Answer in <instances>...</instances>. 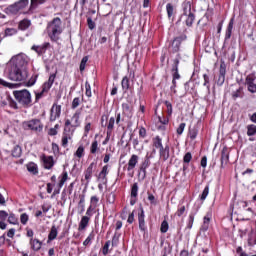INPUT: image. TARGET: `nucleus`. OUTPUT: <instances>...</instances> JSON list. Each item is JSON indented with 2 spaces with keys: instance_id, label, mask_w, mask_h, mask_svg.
Instances as JSON below:
<instances>
[{
  "instance_id": "1",
  "label": "nucleus",
  "mask_w": 256,
  "mask_h": 256,
  "mask_svg": "<svg viewBox=\"0 0 256 256\" xmlns=\"http://www.w3.org/2000/svg\"><path fill=\"white\" fill-rule=\"evenodd\" d=\"M5 73L10 81H26L27 77H29V71L27 69L19 68L9 63L6 64Z\"/></svg>"
},
{
  "instance_id": "2",
  "label": "nucleus",
  "mask_w": 256,
  "mask_h": 256,
  "mask_svg": "<svg viewBox=\"0 0 256 256\" xmlns=\"http://www.w3.org/2000/svg\"><path fill=\"white\" fill-rule=\"evenodd\" d=\"M46 31L50 40L57 43V41L61 39V34L63 33V21H61V18L56 17L49 22Z\"/></svg>"
},
{
  "instance_id": "3",
  "label": "nucleus",
  "mask_w": 256,
  "mask_h": 256,
  "mask_svg": "<svg viewBox=\"0 0 256 256\" xmlns=\"http://www.w3.org/2000/svg\"><path fill=\"white\" fill-rule=\"evenodd\" d=\"M13 95L16 101H18L20 105H23V107H29V105H31V92L27 89L16 90L13 92Z\"/></svg>"
},
{
  "instance_id": "4",
  "label": "nucleus",
  "mask_w": 256,
  "mask_h": 256,
  "mask_svg": "<svg viewBox=\"0 0 256 256\" xmlns=\"http://www.w3.org/2000/svg\"><path fill=\"white\" fill-rule=\"evenodd\" d=\"M27 7H29V0H20L5 8L4 13H6V15H17L19 11H23V9H27Z\"/></svg>"
},
{
  "instance_id": "5",
  "label": "nucleus",
  "mask_w": 256,
  "mask_h": 256,
  "mask_svg": "<svg viewBox=\"0 0 256 256\" xmlns=\"http://www.w3.org/2000/svg\"><path fill=\"white\" fill-rule=\"evenodd\" d=\"M8 64L15 65L20 69H27V65H29V57L25 53H20L13 56Z\"/></svg>"
},
{
  "instance_id": "6",
  "label": "nucleus",
  "mask_w": 256,
  "mask_h": 256,
  "mask_svg": "<svg viewBox=\"0 0 256 256\" xmlns=\"http://www.w3.org/2000/svg\"><path fill=\"white\" fill-rule=\"evenodd\" d=\"M22 127L25 131H33L34 133H41L43 131V123L39 119L25 121Z\"/></svg>"
},
{
  "instance_id": "7",
  "label": "nucleus",
  "mask_w": 256,
  "mask_h": 256,
  "mask_svg": "<svg viewBox=\"0 0 256 256\" xmlns=\"http://www.w3.org/2000/svg\"><path fill=\"white\" fill-rule=\"evenodd\" d=\"M172 77V86L170 89L174 93H177V90H175V88L177 87V80L181 79V75H179V58L174 59L172 65Z\"/></svg>"
},
{
  "instance_id": "8",
  "label": "nucleus",
  "mask_w": 256,
  "mask_h": 256,
  "mask_svg": "<svg viewBox=\"0 0 256 256\" xmlns=\"http://www.w3.org/2000/svg\"><path fill=\"white\" fill-rule=\"evenodd\" d=\"M183 11V15L186 17V25L187 27H191L195 21V14L191 11V2H185L183 4Z\"/></svg>"
},
{
  "instance_id": "9",
  "label": "nucleus",
  "mask_w": 256,
  "mask_h": 256,
  "mask_svg": "<svg viewBox=\"0 0 256 256\" xmlns=\"http://www.w3.org/2000/svg\"><path fill=\"white\" fill-rule=\"evenodd\" d=\"M0 106L17 109V102L11 99V96L9 94H3L0 99Z\"/></svg>"
},
{
  "instance_id": "10",
  "label": "nucleus",
  "mask_w": 256,
  "mask_h": 256,
  "mask_svg": "<svg viewBox=\"0 0 256 256\" xmlns=\"http://www.w3.org/2000/svg\"><path fill=\"white\" fill-rule=\"evenodd\" d=\"M138 163H139V156H137V154L131 155L127 163V171L130 177H133V170L137 167Z\"/></svg>"
},
{
  "instance_id": "11",
  "label": "nucleus",
  "mask_w": 256,
  "mask_h": 256,
  "mask_svg": "<svg viewBox=\"0 0 256 256\" xmlns=\"http://www.w3.org/2000/svg\"><path fill=\"white\" fill-rule=\"evenodd\" d=\"M245 85H247L248 91H250V93H256V75L249 74L246 77Z\"/></svg>"
},
{
  "instance_id": "12",
  "label": "nucleus",
  "mask_w": 256,
  "mask_h": 256,
  "mask_svg": "<svg viewBox=\"0 0 256 256\" xmlns=\"http://www.w3.org/2000/svg\"><path fill=\"white\" fill-rule=\"evenodd\" d=\"M109 175V165H104L102 167V170L100 171V173L97 176V179L99 181V183H102V185H107V176Z\"/></svg>"
},
{
  "instance_id": "13",
  "label": "nucleus",
  "mask_w": 256,
  "mask_h": 256,
  "mask_svg": "<svg viewBox=\"0 0 256 256\" xmlns=\"http://www.w3.org/2000/svg\"><path fill=\"white\" fill-rule=\"evenodd\" d=\"M97 167V162H92L88 168L85 170L84 172V176H85V179L87 180V185H89L92 177H93V172L95 171Z\"/></svg>"
},
{
  "instance_id": "14",
  "label": "nucleus",
  "mask_w": 256,
  "mask_h": 256,
  "mask_svg": "<svg viewBox=\"0 0 256 256\" xmlns=\"http://www.w3.org/2000/svg\"><path fill=\"white\" fill-rule=\"evenodd\" d=\"M61 117V105L53 104L50 113V121H57Z\"/></svg>"
},
{
  "instance_id": "15",
  "label": "nucleus",
  "mask_w": 256,
  "mask_h": 256,
  "mask_svg": "<svg viewBox=\"0 0 256 256\" xmlns=\"http://www.w3.org/2000/svg\"><path fill=\"white\" fill-rule=\"evenodd\" d=\"M153 156L152 155H146L143 162L140 165V171L143 173L144 178L147 175V169H149V167L151 166V158Z\"/></svg>"
},
{
  "instance_id": "16",
  "label": "nucleus",
  "mask_w": 256,
  "mask_h": 256,
  "mask_svg": "<svg viewBox=\"0 0 256 256\" xmlns=\"http://www.w3.org/2000/svg\"><path fill=\"white\" fill-rule=\"evenodd\" d=\"M41 161L43 163L44 169H53V165H55V160H53V156L42 155Z\"/></svg>"
},
{
  "instance_id": "17",
  "label": "nucleus",
  "mask_w": 256,
  "mask_h": 256,
  "mask_svg": "<svg viewBox=\"0 0 256 256\" xmlns=\"http://www.w3.org/2000/svg\"><path fill=\"white\" fill-rule=\"evenodd\" d=\"M166 13L169 21H175V15L177 12L175 11V6H173V4L168 3L166 5Z\"/></svg>"
},
{
  "instance_id": "18",
  "label": "nucleus",
  "mask_w": 256,
  "mask_h": 256,
  "mask_svg": "<svg viewBox=\"0 0 256 256\" xmlns=\"http://www.w3.org/2000/svg\"><path fill=\"white\" fill-rule=\"evenodd\" d=\"M51 87H53V84L50 82H45L42 86V90L41 92L36 94V101H39V99H41V97H43L44 93H49V90L51 89Z\"/></svg>"
},
{
  "instance_id": "19",
  "label": "nucleus",
  "mask_w": 256,
  "mask_h": 256,
  "mask_svg": "<svg viewBox=\"0 0 256 256\" xmlns=\"http://www.w3.org/2000/svg\"><path fill=\"white\" fill-rule=\"evenodd\" d=\"M227 73V70L225 68L224 64L220 65V70H219V77L217 80V85H219V87H221V85H223V83H225V75Z\"/></svg>"
},
{
  "instance_id": "20",
  "label": "nucleus",
  "mask_w": 256,
  "mask_h": 256,
  "mask_svg": "<svg viewBox=\"0 0 256 256\" xmlns=\"http://www.w3.org/2000/svg\"><path fill=\"white\" fill-rule=\"evenodd\" d=\"M29 243L32 251H39L43 245V243L37 238H30Z\"/></svg>"
},
{
  "instance_id": "21",
  "label": "nucleus",
  "mask_w": 256,
  "mask_h": 256,
  "mask_svg": "<svg viewBox=\"0 0 256 256\" xmlns=\"http://www.w3.org/2000/svg\"><path fill=\"white\" fill-rule=\"evenodd\" d=\"M89 221H91L89 216H83L80 220L78 231H85L89 227Z\"/></svg>"
},
{
  "instance_id": "22",
  "label": "nucleus",
  "mask_w": 256,
  "mask_h": 256,
  "mask_svg": "<svg viewBox=\"0 0 256 256\" xmlns=\"http://www.w3.org/2000/svg\"><path fill=\"white\" fill-rule=\"evenodd\" d=\"M233 25H235V18H231L227 29H226V33H225V40L228 41V39H231V35L233 33Z\"/></svg>"
},
{
  "instance_id": "23",
  "label": "nucleus",
  "mask_w": 256,
  "mask_h": 256,
  "mask_svg": "<svg viewBox=\"0 0 256 256\" xmlns=\"http://www.w3.org/2000/svg\"><path fill=\"white\" fill-rule=\"evenodd\" d=\"M74 132H64L62 136V147H67L69 141L73 139Z\"/></svg>"
},
{
  "instance_id": "24",
  "label": "nucleus",
  "mask_w": 256,
  "mask_h": 256,
  "mask_svg": "<svg viewBox=\"0 0 256 256\" xmlns=\"http://www.w3.org/2000/svg\"><path fill=\"white\" fill-rule=\"evenodd\" d=\"M80 117H81V111L77 110L72 116V122H73L72 127H74V129L81 125V122L79 121Z\"/></svg>"
},
{
  "instance_id": "25",
  "label": "nucleus",
  "mask_w": 256,
  "mask_h": 256,
  "mask_svg": "<svg viewBox=\"0 0 256 256\" xmlns=\"http://www.w3.org/2000/svg\"><path fill=\"white\" fill-rule=\"evenodd\" d=\"M139 221V229L141 231H145L147 229V226H145V211L141 210V213L138 216Z\"/></svg>"
},
{
  "instance_id": "26",
  "label": "nucleus",
  "mask_w": 256,
  "mask_h": 256,
  "mask_svg": "<svg viewBox=\"0 0 256 256\" xmlns=\"http://www.w3.org/2000/svg\"><path fill=\"white\" fill-rule=\"evenodd\" d=\"M58 230H57V226L56 225H53L51 227V230L48 234V243L49 241H55V239H57V235H58Z\"/></svg>"
},
{
  "instance_id": "27",
  "label": "nucleus",
  "mask_w": 256,
  "mask_h": 256,
  "mask_svg": "<svg viewBox=\"0 0 256 256\" xmlns=\"http://www.w3.org/2000/svg\"><path fill=\"white\" fill-rule=\"evenodd\" d=\"M152 143L155 149H159V151L163 149V140L161 139V137H154Z\"/></svg>"
},
{
  "instance_id": "28",
  "label": "nucleus",
  "mask_w": 256,
  "mask_h": 256,
  "mask_svg": "<svg viewBox=\"0 0 256 256\" xmlns=\"http://www.w3.org/2000/svg\"><path fill=\"white\" fill-rule=\"evenodd\" d=\"M60 181L58 183V187L59 189H61L63 187V185H65V183H67V179H69V174L67 173V171H64L61 176L59 177Z\"/></svg>"
},
{
  "instance_id": "29",
  "label": "nucleus",
  "mask_w": 256,
  "mask_h": 256,
  "mask_svg": "<svg viewBox=\"0 0 256 256\" xmlns=\"http://www.w3.org/2000/svg\"><path fill=\"white\" fill-rule=\"evenodd\" d=\"M181 47V38H175L172 42L171 48L174 53H177Z\"/></svg>"
},
{
  "instance_id": "30",
  "label": "nucleus",
  "mask_w": 256,
  "mask_h": 256,
  "mask_svg": "<svg viewBox=\"0 0 256 256\" xmlns=\"http://www.w3.org/2000/svg\"><path fill=\"white\" fill-rule=\"evenodd\" d=\"M29 27H31V21L30 20L24 19V20L20 21L19 29L21 31H26V29H29Z\"/></svg>"
},
{
  "instance_id": "31",
  "label": "nucleus",
  "mask_w": 256,
  "mask_h": 256,
  "mask_svg": "<svg viewBox=\"0 0 256 256\" xmlns=\"http://www.w3.org/2000/svg\"><path fill=\"white\" fill-rule=\"evenodd\" d=\"M160 158H162L164 161H167L169 159V146H165V148H162L159 150Z\"/></svg>"
},
{
  "instance_id": "32",
  "label": "nucleus",
  "mask_w": 256,
  "mask_h": 256,
  "mask_svg": "<svg viewBox=\"0 0 256 256\" xmlns=\"http://www.w3.org/2000/svg\"><path fill=\"white\" fill-rule=\"evenodd\" d=\"M229 163V152L227 150L223 149L221 154V165H227Z\"/></svg>"
},
{
  "instance_id": "33",
  "label": "nucleus",
  "mask_w": 256,
  "mask_h": 256,
  "mask_svg": "<svg viewBox=\"0 0 256 256\" xmlns=\"http://www.w3.org/2000/svg\"><path fill=\"white\" fill-rule=\"evenodd\" d=\"M8 223H10V225H18L19 218H17V216H15L13 212H11L10 214H8Z\"/></svg>"
},
{
  "instance_id": "34",
  "label": "nucleus",
  "mask_w": 256,
  "mask_h": 256,
  "mask_svg": "<svg viewBox=\"0 0 256 256\" xmlns=\"http://www.w3.org/2000/svg\"><path fill=\"white\" fill-rule=\"evenodd\" d=\"M27 170L29 171V173H32L33 175H37V173H39V170L37 169V164L33 162L27 164Z\"/></svg>"
},
{
  "instance_id": "35",
  "label": "nucleus",
  "mask_w": 256,
  "mask_h": 256,
  "mask_svg": "<svg viewBox=\"0 0 256 256\" xmlns=\"http://www.w3.org/2000/svg\"><path fill=\"white\" fill-rule=\"evenodd\" d=\"M139 193V184L134 183L131 188V199H137Z\"/></svg>"
},
{
  "instance_id": "36",
  "label": "nucleus",
  "mask_w": 256,
  "mask_h": 256,
  "mask_svg": "<svg viewBox=\"0 0 256 256\" xmlns=\"http://www.w3.org/2000/svg\"><path fill=\"white\" fill-rule=\"evenodd\" d=\"M47 3V0H31L30 7L31 9H37L39 5H45Z\"/></svg>"
},
{
  "instance_id": "37",
  "label": "nucleus",
  "mask_w": 256,
  "mask_h": 256,
  "mask_svg": "<svg viewBox=\"0 0 256 256\" xmlns=\"http://www.w3.org/2000/svg\"><path fill=\"white\" fill-rule=\"evenodd\" d=\"M97 151H99V142H97V140H94L90 146V153L92 155H95Z\"/></svg>"
},
{
  "instance_id": "38",
  "label": "nucleus",
  "mask_w": 256,
  "mask_h": 256,
  "mask_svg": "<svg viewBox=\"0 0 256 256\" xmlns=\"http://www.w3.org/2000/svg\"><path fill=\"white\" fill-rule=\"evenodd\" d=\"M248 245H250V246L256 245V232L255 231H252L249 234Z\"/></svg>"
},
{
  "instance_id": "39",
  "label": "nucleus",
  "mask_w": 256,
  "mask_h": 256,
  "mask_svg": "<svg viewBox=\"0 0 256 256\" xmlns=\"http://www.w3.org/2000/svg\"><path fill=\"white\" fill-rule=\"evenodd\" d=\"M98 205H99V197H97V196H91L89 207H92V208H94V209H97V206H98Z\"/></svg>"
},
{
  "instance_id": "40",
  "label": "nucleus",
  "mask_w": 256,
  "mask_h": 256,
  "mask_svg": "<svg viewBox=\"0 0 256 256\" xmlns=\"http://www.w3.org/2000/svg\"><path fill=\"white\" fill-rule=\"evenodd\" d=\"M73 125H71V120L67 119L65 121V127H64V132H72L75 133V129H73Z\"/></svg>"
},
{
  "instance_id": "41",
  "label": "nucleus",
  "mask_w": 256,
  "mask_h": 256,
  "mask_svg": "<svg viewBox=\"0 0 256 256\" xmlns=\"http://www.w3.org/2000/svg\"><path fill=\"white\" fill-rule=\"evenodd\" d=\"M256 134V126L251 124L247 126V135L248 137H253Z\"/></svg>"
},
{
  "instance_id": "42",
  "label": "nucleus",
  "mask_w": 256,
  "mask_h": 256,
  "mask_svg": "<svg viewBox=\"0 0 256 256\" xmlns=\"http://www.w3.org/2000/svg\"><path fill=\"white\" fill-rule=\"evenodd\" d=\"M4 35L5 37H12V35H17V30L15 28H6Z\"/></svg>"
},
{
  "instance_id": "43",
  "label": "nucleus",
  "mask_w": 256,
  "mask_h": 256,
  "mask_svg": "<svg viewBox=\"0 0 256 256\" xmlns=\"http://www.w3.org/2000/svg\"><path fill=\"white\" fill-rule=\"evenodd\" d=\"M21 153H22V150H21V146H15L12 150V156L13 157H21Z\"/></svg>"
},
{
  "instance_id": "44",
  "label": "nucleus",
  "mask_w": 256,
  "mask_h": 256,
  "mask_svg": "<svg viewBox=\"0 0 256 256\" xmlns=\"http://www.w3.org/2000/svg\"><path fill=\"white\" fill-rule=\"evenodd\" d=\"M211 219L207 216L204 217V222L203 225L201 227V231H207L209 229V223H210Z\"/></svg>"
},
{
  "instance_id": "45",
  "label": "nucleus",
  "mask_w": 256,
  "mask_h": 256,
  "mask_svg": "<svg viewBox=\"0 0 256 256\" xmlns=\"http://www.w3.org/2000/svg\"><path fill=\"white\" fill-rule=\"evenodd\" d=\"M75 155L78 157V159H81V157L85 155V148L83 146H79L75 152Z\"/></svg>"
},
{
  "instance_id": "46",
  "label": "nucleus",
  "mask_w": 256,
  "mask_h": 256,
  "mask_svg": "<svg viewBox=\"0 0 256 256\" xmlns=\"http://www.w3.org/2000/svg\"><path fill=\"white\" fill-rule=\"evenodd\" d=\"M114 127H115V117H111L108 122V126H107L108 132L107 133H111V131H113Z\"/></svg>"
},
{
  "instance_id": "47",
  "label": "nucleus",
  "mask_w": 256,
  "mask_h": 256,
  "mask_svg": "<svg viewBox=\"0 0 256 256\" xmlns=\"http://www.w3.org/2000/svg\"><path fill=\"white\" fill-rule=\"evenodd\" d=\"M198 133H199V130H197V128H191L190 130H189V137H190V139H197V135H198Z\"/></svg>"
},
{
  "instance_id": "48",
  "label": "nucleus",
  "mask_w": 256,
  "mask_h": 256,
  "mask_svg": "<svg viewBox=\"0 0 256 256\" xmlns=\"http://www.w3.org/2000/svg\"><path fill=\"white\" fill-rule=\"evenodd\" d=\"M233 99H239V97H243V88H239L232 93Z\"/></svg>"
},
{
  "instance_id": "49",
  "label": "nucleus",
  "mask_w": 256,
  "mask_h": 256,
  "mask_svg": "<svg viewBox=\"0 0 256 256\" xmlns=\"http://www.w3.org/2000/svg\"><path fill=\"white\" fill-rule=\"evenodd\" d=\"M203 79H204L203 86L206 87L208 92L211 91V86L209 85V75L204 74Z\"/></svg>"
},
{
  "instance_id": "50",
  "label": "nucleus",
  "mask_w": 256,
  "mask_h": 256,
  "mask_svg": "<svg viewBox=\"0 0 256 256\" xmlns=\"http://www.w3.org/2000/svg\"><path fill=\"white\" fill-rule=\"evenodd\" d=\"M95 239V233L91 232L88 237L85 239V241L83 242V245L85 247H87V245H89V243H91V241Z\"/></svg>"
},
{
  "instance_id": "51",
  "label": "nucleus",
  "mask_w": 256,
  "mask_h": 256,
  "mask_svg": "<svg viewBox=\"0 0 256 256\" xmlns=\"http://www.w3.org/2000/svg\"><path fill=\"white\" fill-rule=\"evenodd\" d=\"M95 209H96V208H93V207L89 206V207L87 208L85 217H89V219H91V217H93V215H95V213H96V210H95Z\"/></svg>"
},
{
  "instance_id": "52",
  "label": "nucleus",
  "mask_w": 256,
  "mask_h": 256,
  "mask_svg": "<svg viewBox=\"0 0 256 256\" xmlns=\"http://www.w3.org/2000/svg\"><path fill=\"white\" fill-rule=\"evenodd\" d=\"M209 195V185H207L205 188H204V190H203V192H202V194H201V196H200V199H201V201H205L206 199H207V196Z\"/></svg>"
},
{
  "instance_id": "53",
  "label": "nucleus",
  "mask_w": 256,
  "mask_h": 256,
  "mask_svg": "<svg viewBox=\"0 0 256 256\" xmlns=\"http://www.w3.org/2000/svg\"><path fill=\"white\" fill-rule=\"evenodd\" d=\"M161 233H167L169 231V223L167 221H163L160 227Z\"/></svg>"
},
{
  "instance_id": "54",
  "label": "nucleus",
  "mask_w": 256,
  "mask_h": 256,
  "mask_svg": "<svg viewBox=\"0 0 256 256\" xmlns=\"http://www.w3.org/2000/svg\"><path fill=\"white\" fill-rule=\"evenodd\" d=\"M28 221H29V215H27V213H22L20 215V223H22V225H27Z\"/></svg>"
},
{
  "instance_id": "55",
  "label": "nucleus",
  "mask_w": 256,
  "mask_h": 256,
  "mask_svg": "<svg viewBox=\"0 0 256 256\" xmlns=\"http://www.w3.org/2000/svg\"><path fill=\"white\" fill-rule=\"evenodd\" d=\"M87 61H89V57L85 56L82 58L81 63H80V71H82V72L85 71Z\"/></svg>"
},
{
  "instance_id": "56",
  "label": "nucleus",
  "mask_w": 256,
  "mask_h": 256,
  "mask_svg": "<svg viewBox=\"0 0 256 256\" xmlns=\"http://www.w3.org/2000/svg\"><path fill=\"white\" fill-rule=\"evenodd\" d=\"M37 74H34L29 81L27 82V86L28 87H33V85H35V83H37Z\"/></svg>"
},
{
  "instance_id": "57",
  "label": "nucleus",
  "mask_w": 256,
  "mask_h": 256,
  "mask_svg": "<svg viewBox=\"0 0 256 256\" xmlns=\"http://www.w3.org/2000/svg\"><path fill=\"white\" fill-rule=\"evenodd\" d=\"M79 105H81V99L79 97H76L73 99L72 101V109H77V107H79Z\"/></svg>"
},
{
  "instance_id": "58",
  "label": "nucleus",
  "mask_w": 256,
  "mask_h": 256,
  "mask_svg": "<svg viewBox=\"0 0 256 256\" xmlns=\"http://www.w3.org/2000/svg\"><path fill=\"white\" fill-rule=\"evenodd\" d=\"M7 25V15L0 13V27Z\"/></svg>"
},
{
  "instance_id": "59",
  "label": "nucleus",
  "mask_w": 256,
  "mask_h": 256,
  "mask_svg": "<svg viewBox=\"0 0 256 256\" xmlns=\"http://www.w3.org/2000/svg\"><path fill=\"white\" fill-rule=\"evenodd\" d=\"M122 88L125 89L127 91V89H129V78L127 76H125L122 79Z\"/></svg>"
},
{
  "instance_id": "60",
  "label": "nucleus",
  "mask_w": 256,
  "mask_h": 256,
  "mask_svg": "<svg viewBox=\"0 0 256 256\" xmlns=\"http://www.w3.org/2000/svg\"><path fill=\"white\" fill-rule=\"evenodd\" d=\"M9 217V213L5 210H0V221H7V218Z\"/></svg>"
},
{
  "instance_id": "61",
  "label": "nucleus",
  "mask_w": 256,
  "mask_h": 256,
  "mask_svg": "<svg viewBox=\"0 0 256 256\" xmlns=\"http://www.w3.org/2000/svg\"><path fill=\"white\" fill-rule=\"evenodd\" d=\"M191 159H193V155H191V152H188L184 155L183 161L184 163H191Z\"/></svg>"
},
{
  "instance_id": "62",
  "label": "nucleus",
  "mask_w": 256,
  "mask_h": 256,
  "mask_svg": "<svg viewBox=\"0 0 256 256\" xmlns=\"http://www.w3.org/2000/svg\"><path fill=\"white\" fill-rule=\"evenodd\" d=\"M86 97H91V84L88 81L85 82Z\"/></svg>"
},
{
  "instance_id": "63",
  "label": "nucleus",
  "mask_w": 256,
  "mask_h": 256,
  "mask_svg": "<svg viewBox=\"0 0 256 256\" xmlns=\"http://www.w3.org/2000/svg\"><path fill=\"white\" fill-rule=\"evenodd\" d=\"M32 51H36L38 55L45 53L41 46H32Z\"/></svg>"
},
{
  "instance_id": "64",
  "label": "nucleus",
  "mask_w": 256,
  "mask_h": 256,
  "mask_svg": "<svg viewBox=\"0 0 256 256\" xmlns=\"http://www.w3.org/2000/svg\"><path fill=\"white\" fill-rule=\"evenodd\" d=\"M89 131H91V123L87 122L85 127H84V135H85V137H87V135H89Z\"/></svg>"
}]
</instances>
